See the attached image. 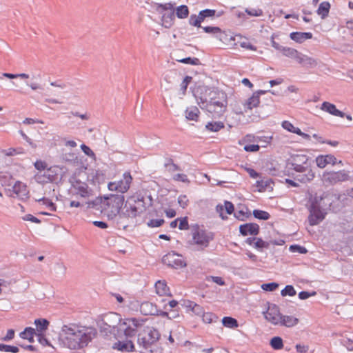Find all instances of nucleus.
Masks as SVG:
<instances>
[{
  "mask_svg": "<svg viewBox=\"0 0 353 353\" xmlns=\"http://www.w3.org/2000/svg\"><path fill=\"white\" fill-rule=\"evenodd\" d=\"M327 194L324 193L323 196H315L310 208L309 223L311 225L319 224L325 219L326 212L323 208L327 204L322 203L323 199H327Z\"/></svg>",
  "mask_w": 353,
  "mask_h": 353,
  "instance_id": "nucleus-6",
  "label": "nucleus"
},
{
  "mask_svg": "<svg viewBox=\"0 0 353 353\" xmlns=\"http://www.w3.org/2000/svg\"><path fill=\"white\" fill-rule=\"evenodd\" d=\"M253 215L255 218L260 220H268L270 218V214L268 212L259 210H254L253 211Z\"/></svg>",
  "mask_w": 353,
  "mask_h": 353,
  "instance_id": "nucleus-44",
  "label": "nucleus"
},
{
  "mask_svg": "<svg viewBox=\"0 0 353 353\" xmlns=\"http://www.w3.org/2000/svg\"><path fill=\"white\" fill-rule=\"evenodd\" d=\"M140 312L143 315H161L162 316H168L166 312L159 310L157 305L152 303L145 301L140 305Z\"/></svg>",
  "mask_w": 353,
  "mask_h": 353,
  "instance_id": "nucleus-14",
  "label": "nucleus"
},
{
  "mask_svg": "<svg viewBox=\"0 0 353 353\" xmlns=\"http://www.w3.org/2000/svg\"><path fill=\"white\" fill-rule=\"evenodd\" d=\"M143 321L135 318L122 319L117 335H125L127 338L135 336L138 330L142 326Z\"/></svg>",
  "mask_w": 353,
  "mask_h": 353,
  "instance_id": "nucleus-8",
  "label": "nucleus"
},
{
  "mask_svg": "<svg viewBox=\"0 0 353 353\" xmlns=\"http://www.w3.org/2000/svg\"><path fill=\"white\" fill-rule=\"evenodd\" d=\"M223 207H224V210H225V212L227 214H230L234 211V205L230 201H225Z\"/></svg>",
  "mask_w": 353,
  "mask_h": 353,
  "instance_id": "nucleus-63",
  "label": "nucleus"
},
{
  "mask_svg": "<svg viewBox=\"0 0 353 353\" xmlns=\"http://www.w3.org/2000/svg\"><path fill=\"white\" fill-rule=\"evenodd\" d=\"M19 335L21 338L27 339L29 342L32 343L34 341V336L36 335V332L34 328L28 327L21 332Z\"/></svg>",
  "mask_w": 353,
  "mask_h": 353,
  "instance_id": "nucleus-34",
  "label": "nucleus"
},
{
  "mask_svg": "<svg viewBox=\"0 0 353 353\" xmlns=\"http://www.w3.org/2000/svg\"><path fill=\"white\" fill-rule=\"evenodd\" d=\"M330 9V4L328 1H323L320 3L316 12L321 17L322 19L325 18L329 13Z\"/></svg>",
  "mask_w": 353,
  "mask_h": 353,
  "instance_id": "nucleus-32",
  "label": "nucleus"
},
{
  "mask_svg": "<svg viewBox=\"0 0 353 353\" xmlns=\"http://www.w3.org/2000/svg\"><path fill=\"white\" fill-rule=\"evenodd\" d=\"M132 181V177L130 173L126 172L123 174L122 179L118 181L110 182L108 184V188L110 191H117L122 194L129 190Z\"/></svg>",
  "mask_w": 353,
  "mask_h": 353,
  "instance_id": "nucleus-11",
  "label": "nucleus"
},
{
  "mask_svg": "<svg viewBox=\"0 0 353 353\" xmlns=\"http://www.w3.org/2000/svg\"><path fill=\"white\" fill-rule=\"evenodd\" d=\"M97 334V330L93 327L72 323L62 326L59 340L63 347L79 350L86 347Z\"/></svg>",
  "mask_w": 353,
  "mask_h": 353,
  "instance_id": "nucleus-1",
  "label": "nucleus"
},
{
  "mask_svg": "<svg viewBox=\"0 0 353 353\" xmlns=\"http://www.w3.org/2000/svg\"><path fill=\"white\" fill-rule=\"evenodd\" d=\"M155 290L159 296H171L169 288L165 281H158L155 283Z\"/></svg>",
  "mask_w": 353,
  "mask_h": 353,
  "instance_id": "nucleus-25",
  "label": "nucleus"
},
{
  "mask_svg": "<svg viewBox=\"0 0 353 353\" xmlns=\"http://www.w3.org/2000/svg\"><path fill=\"white\" fill-rule=\"evenodd\" d=\"M74 194L79 195L82 198L88 199L93 195L92 190L85 183L76 181L73 185Z\"/></svg>",
  "mask_w": 353,
  "mask_h": 353,
  "instance_id": "nucleus-15",
  "label": "nucleus"
},
{
  "mask_svg": "<svg viewBox=\"0 0 353 353\" xmlns=\"http://www.w3.org/2000/svg\"><path fill=\"white\" fill-rule=\"evenodd\" d=\"M321 110L336 117H339L341 118L345 117L344 112L338 110L334 104L330 102H323L321 104Z\"/></svg>",
  "mask_w": 353,
  "mask_h": 353,
  "instance_id": "nucleus-19",
  "label": "nucleus"
},
{
  "mask_svg": "<svg viewBox=\"0 0 353 353\" xmlns=\"http://www.w3.org/2000/svg\"><path fill=\"white\" fill-rule=\"evenodd\" d=\"M81 148L86 155L95 159V154L94 152L88 146L85 145V144H82L81 145Z\"/></svg>",
  "mask_w": 353,
  "mask_h": 353,
  "instance_id": "nucleus-56",
  "label": "nucleus"
},
{
  "mask_svg": "<svg viewBox=\"0 0 353 353\" xmlns=\"http://www.w3.org/2000/svg\"><path fill=\"white\" fill-rule=\"evenodd\" d=\"M213 237V234L211 232L203 230L198 225L192 228L191 244L196 245L198 250H203L207 248Z\"/></svg>",
  "mask_w": 353,
  "mask_h": 353,
  "instance_id": "nucleus-7",
  "label": "nucleus"
},
{
  "mask_svg": "<svg viewBox=\"0 0 353 353\" xmlns=\"http://www.w3.org/2000/svg\"><path fill=\"white\" fill-rule=\"evenodd\" d=\"M164 223L163 219H152L148 223V225L150 228H157Z\"/></svg>",
  "mask_w": 353,
  "mask_h": 353,
  "instance_id": "nucleus-55",
  "label": "nucleus"
},
{
  "mask_svg": "<svg viewBox=\"0 0 353 353\" xmlns=\"http://www.w3.org/2000/svg\"><path fill=\"white\" fill-rule=\"evenodd\" d=\"M282 127H283L285 130H288V131H289V132H292L293 131H294V125H292L290 121H283V123H282Z\"/></svg>",
  "mask_w": 353,
  "mask_h": 353,
  "instance_id": "nucleus-64",
  "label": "nucleus"
},
{
  "mask_svg": "<svg viewBox=\"0 0 353 353\" xmlns=\"http://www.w3.org/2000/svg\"><path fill=\"white\" fill-rule=\"evenodd\" d=\"M282 53L285 57L295 59L297 62L301 56V52H298L296 49L285 46L282 49Z\"/></svg>",
  "mask_w": 353,
  "mask_h": 353,
  "instance_id": "nucleus-28",
  "label": "nucleus"
},
{
  "mask_svg": "<svg viewBox=\"0 0 353 353\" xmlns=\"http://www.w3.org/2000/svg\"><path fill=\"white\" fill-rule=\"evenodd\" d=\"M245 12L252 17H260L263 14V11L261 9L256 8L246 9Z\"/></svg>",
  "mask_w": 353,
  "mask_h": 353,
  "instance_id": "nucleus-50",
  "label": "nucleus"
},
{
  "mask_svg": "<svg viewBox=\"0 0 353 353\" xmlns=\"http://www.w3.org/2000/svg\"><path fill=\"white\" fill-rule=\"evenodd\" d=\"M14 337V330L10 329L7 331V334L1 339L4 341H9L13 339Z\"/></svg>",
  "mask_w": 353,
  "mask_h": 353,
  "instance_id": "nucleus-61",
  "label": "nucleus"
},
{
  "mask_svg": "<svg viewBox=\"0 0 353 353\" xmlns=\"http://www.w3.org/2000/svg\"><path fill=\"white\" fill-rule=\"evenodd\" d=\"M239 231L243 236L256 235L259 231V226L256 223H246L240 225Z\"/></svg>",
  "mask_w": 353,
  "mask_h": 353,
  "instance_id": "nucleus-18",
  "label": "nucleus"
},
{
  "mask_svg": "<svg viewBox=\"0 0 353 353\" xmlns=\"http://www.w3.org/2000/svg\"><path fill=\"white\" fill-rule=\"evenodd\" d=\"M260 99L258 94H253L243 104L244 111L247 112L248 110H252L259 105Z\"/></svg>",
  "mask_w": 353,
  "mask_h": 353,
  "instance_id": "nucleus-26",
  "label": "nucleus"
},
{
  "mask_svg": "<svg viewBox=\"0 0 353 353\" xmlns=\"http://www.w3.org/2000/svg\"><path fill=\"white\" fill-rule=\"evenodd\" d=\"M174 54L176 57L175 60L179 63L192 65H198L200 64V61L198 58L186 57V58L180 59L179 57L176 54V52H174Z\"/></svg>",
  "mask_w": 353,
  "mask_h": 353,
  "instance_id": "nucleus-35",
  "label": "nucleus"
},
{
  "mask_svg": "<svg viewBox=\"0 0 353 353\" xmlns=\"http://www.w3.org/2000/svg\"><path fill=\"white\" fill-rule=\"evenodd\" d=\"M278 287L279 284L276 283H264L261 285V288L263 290L269 292L274 291Z\"/></svg>",
  "mask_w": 353,
  "mask_h": 353,
  "instance_id": "nucleus-48",
  "label": "nucleus"
},
{
  "mask_svg": "<svg viewBox=\"0 0 353 353\" xmlns=\"http://www.w3.org/2000/svg\"><path fill=\"white\" fill-rule=\"evenodd\" d=\"M3 77H6V78H8V79H17V78H21V79H28L29 78V74H26V73H19V74H11V73H7V72H4V73H0V79H2Z\"/></svg>",
  "mask_w": 353,
  "mask_h": 353,
  "instance_id": "nucleus-39",
  "label": "nucleus"
},
{
  "mask_svg": "<svg viewBox=\"0 0 353 353\" xmlns=\"http://www.w3.org/2000/svg\"><path fill=\"white\" fill-rule=\"evenodd\" d=\"M189 23L191 26L201 28L196 14H192L189 19Z\"/></svg>",
  "mask_w": 353,
  "mask_h": 353,
  "instance_id": "nucleus-57",
  "label": "nucleus"
},
{
  "mask_svg": "<svg viewBox=\"0 0 353 353\" xmlns=\"http://www.w3.org/2000/svg\"><path fill=\"white\" fill-rule=\"evenodd\" d=\"M298 63L305 65H309L310 67H315L318 64V61L316 59L305 55L302 53L301 54Z\"/></svg>",
  "mask_w": 353,
  "mask_h": 353,
  "instance_id": "nucleus-30",
  "label": "nucleus"
},
{
  "mask_svg": "<svg viewBox=\"0 0 353 353\" xmlns=\"http://www.w3.org/2000/svg\"><path fill=\"white\" fill-rule=\"evenodd\" d=\"M202 29L205 32L212 34L213 37L219 39V41L223 40L225 33L221 29L216 26H205L202 27Z\"/></svg>",
  "mask_w": 353,
  "mask_h": 353,
  "instance_id": "nucleus-24",
  "label": "nucleus"
},
{
  "mask_svg": "<svg viewBox=\"0 0 353 353\" xmlns=\"http://www.w3.org/2000/svg\"><path fill=\"white\" fill-rule=\"evenodd\" d=\"M113 348L122 352H134L135 346L134 343L130 339H125L124 341H118L113 345Z\"/></svg>",
  "mask_w": 353,
  "mask_h": 353,
  "instance_id": "nucleus-17",
  "label": "nucleus"
},
{
  "mask_svg": "<svg viewBox=\"0 0 353 353\" xmlns=\"http://www.w3.org/2000/svg\"><path fill=\"white\" fill-rule=\"evenodd\" d=\"M0 351L3 352L18 353L19 349L17 346L0 343Z\"/></svg>",
  "mask_w": 353,
  "mask_h": 353,
  "instance_id": "nucleus-41",
  "label": "nucleus"
},
{
  "mask_svg": "<svg viewBox=\"0 0 353 353\" xmlns=\"http://www.w3.org/2000/svg\"><path fill=\"white\" fill-rule=\"evenodd\" d=\"M265 319L271 324L279 326L282 314L275 304L269 305L265 312H263Z\"/></svg>",
  "mask_w": 353,
  "mask_h": 353,
  "instance_id": "nucleus-13",
  "label": "nucleus"
},
{
  "mask_svg": "<svg viewBox=\"0 0 353 353\" xmlns=\"http://www.w3.org/2000/svg\"><path fill=\"white\" fill-rule=\"evenodd\" d=\"M243 149L248 152H256L259 150L260 145L256 144H243Z\"/></svg>",
  "mask_w": 353,
  "mask_h": 353,
  "instance_id": "nucleus-45",
  "label": "nucleus"
},
{
  "mask_svg": "<svg viewBox=\"0 0 353 353\" xmlns=\"http://www.w3.org/2000/svg\"><path fill=\"white\" fill-rule=\"evenodd\" d=\"M162 262L174 269L183 268L187 265L185 258L175 252H170L164 255L162 258Z\"/></svg>",
  "mask_w": 353,
  "mask_h": 353,
  "instance_id": "nucleus-10",
  "label": "nucleus"
},
{
  "mask_svg": "<svg viewBox=\"0 0 353 353\" xmlns=\"http://www.w3.org/2000/svg\"><path fill=\"white\" fill-rule=\"evenodd\" d=\"M288 164L297 172L305 174L299 176L298 180L302 183H307L312 181L315 176L314 172L310 168L309 157L303 154H293L288 159Z\"/></svg>",
  "mask_w": 353,
  "mask_h": 353,
  "instance_id": "nucleus-3",
  "label": "nucleus"
},
{
  "mask_svg": "<svg viewBox=\"0 0 353 353\" xmlns=\"http://www.w3.org/2000/svg\"><path fill=\"white\" fill-rule=\"evenodd\" d=\"M125 197L123 194H110L108 196L101 198H96L94 201H88L87 203L88 207L94 208L97 204H101V212L109 219H114L119 213Z\"/></svg>",
  "mask_w": 353,
  "mask_h": 353,
  "instance_id": "nucleus-2",
  "label": "nucleus"
},
{
  "mask_svg": "<svg viewBox=\"0 0 353 353\" xmlns=\"http://www.w3.org/2000/svg\"><path fill=\"white\" fill-rule=\"evenodd\" d=\"M270 346L275 350H281L283 347V341L280 336H274L270 341Z\"/></svg>",
  "mask_w": 353,
  "mask_h": 353,
  "instance_id": "nucleus-37",
  "label": "nucleus"
},
{
  "mask_svg": "<svg viewBox=\"0 0 353 353\" xmlns=\"http://www.w3.org/2000/svg\"><path fill=\"white\" fill-rule=\"evenodd\" d=\"M200 112L197 107L191 106L185 110V117L188 120L197 121Z\"/></svg>",
  "mask_w": 353,
  "mask_h": 353,
  "instance_id": "nucleus-31",
  "label": "nucleus"
},
{
  "mask_svg": "<svg viewBox=\"0 0 353 353\" xmlns=\"http://www.w3.org/2000/svg\"><path fill=\"white\" fill-rule=\"evenodd\" d=\"M160 338L159 331L153 327H145L138 335L137 344L140 352H152V347L157 343Z\"/></svg>",
  "mask_w": 353,
  "mask_h": 353,
  "instance_id": "nucleus-5",
  "label": "nucleus"
},
{
  "mask_svg": "<svg viewBox=\"0 0 353 353\" xmlns=\"http://www.w3.org/2000/svg\"><path fill=\"white\" fill-rule=\"evenodd\" d=\"M315 161L320 168H324L328 164L334 165L337 163L336 158L332 154L319 155Z\"/></svg>",
  "mask_w": 353,
  "mask_h": 353,
  "instance_id": "nucleus-16",
  "label": "nucleus"
},
{
  "mask_svg": "<svg viewBox=\"0 0 353 353\" xmlns=\"http://www.w3.org/2000/svg\"><path fill=\"white\" fill-rule=\"evenodd\" d=\"M316 295L315 292H312L311 293L306 292V291H302L299 293V298L301 300H305L308 299L310 296Z\"/></svg>",
  "mask_w": 353,
  "mask_h": 353,
  "instance_id": "nucleus-58",
  "label": "nucleus"
},
{
  "mask_svg": "<svg viewBox=\"0 0 353 353\" xmlns=\"http://www.w3.org/2000/svg\"><path fill=\"white\" fill-rule=\"evenodd\" d=\"M262 139V137H255L252 134H248L239 141V144L243 145V144H253L252 143H259Z\"/></svg>",
  "mask_w": 353,
  "mask_h": 353,
  "instance_id": "nucleus-33",
  "label": "nucleus"
},
{
  "mask_svg": "<svg viewBox=\"0 0 353 353\" xmlns=\"http://www.w3.org/2000/svg\"><path fill=\"white\" fill-rule=\"evenodd\" d=\"M132 203L138 209V212H140L141 214L145 211L146 207L143 198L134 196V201H133Z\"/></svg>",
  "mask_w": 353,
  "mask_h": 353,
  "instance_id": "nucleus-42",
  "label": "nucleus"
},
{
  "mask_svg": "<svg viewBox=\"0 0 353 353\" xmlns=\"http://www.w3.org/2000/svg\"><path fill=\"white\" fill-rule=\"evenodd\" d=\"M173 180L176 181H181L185 183H189L190 180L188 178V176L185 174H176L172 176Z\"/></svg>",
  "mask_w": 353,
  "mask_h": 353,
  "instance_id": "nucleus-46",
  "label": "nucleus"
},
{
  "mask_svg": "<svg viewBox=\"0 0 353 353\" xmlns=\"http://www.w3.org/2000/svg\"><path fill=\"white\" fill-rule=\"evenodd\" d=\"M222 323L225 327L229 328H235L238 327L237 321L235 319L229 316L223 317L222 319Z\"/></svg>",
  "mask_w": 353,
  "mask_h": 353,
  "instance_id": "nucleus-40",
  "label": "nucleus"
},
{
  "mask_svg": "<svg viewBox=\"0 0 353 353\" xmlns=\"http://www.w3.org/2000/svg\"><path fill=\"white\" fill-rule=\"evenodd\" d=\"M299 322V319L292 315H281L279 326L286 327H292L296 326Z\"/></svg>",
  "mask_w": 353,
  "mask_h": 353,
  "instance_id": "nucleus-21",
  "label": "nucleus"
},
{
  "mask_svg": "<svg viewBox=\"0 0 353 353\" xmlns=\"http://www.w3.org/2000/svg\"><path fill=\"white\" fill-rule=\"evenodd\" d=\"M202 316L203 321L205 323H210L213 321V319L216 318V316L211 312H203Z\"/></svg>",
  "mask_w": 353,
  "mask_h": 353,
  "instance_id": "nucleus-49",
  "label": "nucleus"
},
{
  "mask_svg": "<svg viewBox=\"0 0 353 353\" xmlns=\"http://www.w3.org/2000/svg\"><path fill=\"white\" fill-rule=\"evenodd\" d=\"M44 174L45 178L48 180V183L54 180V170L52 168L46 169L44 171Z\"/></svg>",
  "mask_w": 353,
  "mask_h": 353,
  "instance_id": "nucleus-53",
  "label": "nucleus"
},
{
  "mask_svg": "<svg viewBox=\"0 0 353 353\" xmlns=\"http://www.w3.org/2000/svg\"><path fill=\"white\" fill-rule=\"evenodd\" d=\"M49 321L46 319H38L34 320V325L36 326L35 332L36 335L44 334L49 326Z\"/></svg>",
  "mask_w": 353,
  "mask_h": 353,
  "instance_id": "nucleus-23",
  "label": "nucleus"
},
{
  "mask_svg": "<svg viewBox=\"0 0 353 353\" xmlns=\"http://www.w3.org/2000/svg\"><path fill=\"white\" fill-rule=\"evenodd\" d=\"M290 37L293 41L302 43L307 39H310L312 37V34L311 32H292L290 35Z\"/></svg>",
  "mask_w": 353,
  "mask_h": 353,
  "instance_id": "nucleus-27",
  "label": "nucleus"
},
{
  "mask_svg": "<svg viewBox=\"0 0 353 353\" xmlns=\"http://www.w3.org/2000/svg\"><path fill=\"white\" fill-rule=\"evenodd\" d=\"M194 305V306L193 307V309L192 310V312L194 314H195L197 316H201L202 314H203L204 310L201 305H199L196 303Z\"/></svg>",
  "mask_w": 353,
  "mask_h": 353,
  "instance_id": "nucleus-60",
  "label": "nucleus"
},
{
  "mask_svg": "<svg viewBox=\"0 0 353 353\" xmlns=\"http://www.w3.org/2000/svg\"><path fill=\"white\" fill-rule=\"evenodd\" d=\"M192 80V77H189V76H186L182 83H181L180 86H181V90L182 91V94H184L185 91H186V89H187V87L188 85V84L190 83V82Z\"/></svg>",
  "mask_w": 353,
  "mask_h": 353,
  "instance_id": "nucleus-51",
  "label": "nucleus"
},
{
  "mask_svg": "<svg viewBox=\"0 0 353 353\" xmlns=\"http://www.w3.org/2000/svg\"><path fill=\"white\" fill-rule=\"evenodd\" d=\"M175 11L176 15L179 19H185L188 17L189 9L187 6L181 5L178 6Z\"/></svg>",
  "mask_w": 353,
  "mask_h": 353,
  "instance_id": "nucleus-38",
  "label": "nucleus"
},
{
  "mask_svg": "<svg viewBox=\"0 0 353 353\" xmlns=\"http://www.w3.org/2000/svg\"><path fill=\"white\" fill-rule=\"evenodd\" d=\"M290 250L292 252H298L299 253H306L307 252V250L305 248L301 247L299 245H291L290 247Z\"/></svg>",
  "mask_w": 353,
  "mask_h": 353,
  "instance_id": "nucleus-62",
  "label": "nucleus"
},
{
  "mask_svg": "<svg viewBox=\"0 0 353 353\" xmlns=\"http://www.w3.org/2000/svg\"><path fill=\"white\" fill-rule=\"evenodd\" d=\"M189 200L186 195H180L178 198V203L181 207L185 208L188 205Z\"/></svg>",
  "mask_w": 353,
  "mask_h": 353,
  "instance_id": "nucleus-54",
  "label": "nucleus"
},
{
  "mask_svg": "<svg viewBox=\"0 0 353 353\" xmlns=\"http://www.w3.org/2000/svg\"><path fill=\"white\" fill-rule=\"evenodd\" d=\"M228 96L223 91L214 90L210 93V101L207 102L205 108L214 118L221 117L226 112Z\"/></svg>",
  "mask_w": 353,
  "mask_h": 353,
  "instance_id": "nucleus-4",
  "label": "nucleus"
},
{
  "mask_svg": "<svg viewBox=\"0 0 353 353\" xmlns=\"http://www.w3.org/2000/svg\"><path fill=\"white\" fill-rule=\"evenodd\" d=\"M296 292L294 288L291 285H286L285 287V288L283 289L281 292V294L282 296H293L296 295Z\"/></svg>",
  "mask_w": 353,
  "mask_h": 353,
  "instance_id": "nucleus-43",
  "label": "nucleus"
},
{
  "mask_svg": "<svg viewBox=\"0 0 353 353\" xmlns=\"http://www.w3.org/2000/svg\"><path fill=\"white\" fill-rule=\"evenodd\" d=\"M240 46L243 48H245V49L250 50L254 51L256 50L255 46H254L249 41H247L240 42Z\"/></svg>",
  "mask_w": 353,
  "mask_h": 353,
  "instance_id": "nucleus-59",
  "label": "nucleus"
},
{
  "mask_svg": "<svg viewBox=\"0 0 353 353\" xmlns=\"http://www.w3.org/2000/svg\"><path fill=\"white\" fill-rule=\"evenodd\" d=\"M38 203L45 207L48 211L41 212L40 214L43 215H51L50 212H54L57 210V206L50 199L48 198H41L37 200Z\"/></svg>",
  "mask_w": 353,
  "mask_h": 353,
  "instance_id": "nucleus-20",
  "label": "nucleus"
},
{
  "mask_svg": "<svg viewBox=\"0 0 353 353\" xmlns=\"http://www.w3.org/2000/svg\"><path fill=\"white\" fill-rule=\"evenodd\" d=\"M34 168L41 172V171H45L46 170V168H47V163L43 161H41V160H37L34 163Z\"/></svg>",
  "mask_w": 353,
  "mask_h": 353,
  "instance_id": "nucleus-52",
  "label": "nucleus"
},
{
  "mask_svg": "<svg viewBox=\"0 0 353 353\" xmlns=\"http://www.w3.org/2000/svg\"><path fill=\"white\" fill-rule=\"evenodd\" d=\"M254 247L256 249L268 248L269 247V243L263 241L261 239L258 238L255 239Z\"/></svg>",
  "mask_w": 353,
  "mask_h": 353,
  "instance_id": "nucleus-47",
  "label": "nucleus"
},
{
  "mask_svg": "<svg viewBox=\"0 0 353 353\" xmlns=\"http://www.w3.org/2000/svg\"><path fill=\"white\" fill-rule=\"evenodd\" d=\"M224 128V124L221 121L209 122L206 124L205 128L211 132H218Z\"/></svg>",
  "mask_w": 353,
  "mask_h": 353,
  "instance_id": "nucleus-36",
  "label": "nucleus"
},
{
  "mask_svg": "<svg viewBox=\"0 0 353 353\" xmlns=\"http://www.w3.org/2000/svg\"><path fill=\"white\" fill-rule=\"evenodd\" d=\"M350 179V172L345 170L338 172H324L321 180L327 185H334L337 183L344 182Z\"/></svg>",
  "mask_w": 353,
  "mask_h": 353,
  "instance_id": "nucleus-9",
  "label": "nucleus"
},
{
  "mask_svg": "<svg viewBox=\"0 0 353 353\" xmlns=\"http://www.w3.org/2000/svg\"><path fill=\"white\" fill-rule=\"evenodd\" d=\"M121 321V315L115 312L106 314L102 319L104 325L110 328V332L115 335L118 332Z\"/></svg>",
  "mask_w": 353,
  "mask_h": 353,
  "instance_id": "nucleus-12",
  "label": "nucleus"
},
{
  "mask_svg": "<svg viewBox=\"0 0 353 353\" xmlns=\"http://www.w3.org/2000/svg\"><path fill=\"white\" fill-rule=\"evenodd\" d=\"M133 201H134V196L129 198L125 204V214L131 218H134L141 214V212H138V209L132 203Z\"/></svg>",
  "mask_w": 353,
  "mask_h": 353,
  "instance_id": "nucleus-22",
  "label": "nucleus"
},
{
  "mask_svg": "<svg viewBox=\"0 0 353 353\" xmlns=\"http://www.w3.org/2000/svg\"><path fill=\"white\" fill-rule=\"evenodd\" d=\"M174 19V12L164 13L161 17V24L165 28H170L173 25Z\"/></svg>",
  "mask_w": 353,
  "mask_h": 353,
  "instance_id": "nucleus-29",
  "label": "nucleus"
}]
</instances>
